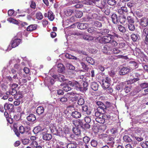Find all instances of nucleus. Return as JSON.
Instances as JSON below:
<instances>
[{"label": "nucleus", "mask_w": 148, "mask_h": 148, "mask_svg": "<svg viewBox=\"0 0 148 148\" xmlns=\"http://www.w3.org/2000/svg\"><path fill=\"white\" fill-rule=\"evenodd\" d=\"M22 37V33L19 32L18 33L17 35L12 39L11 42L12 48H15L20 44L22 41L20 38Z\"/></svg>", "instance_id": "f257e3e1"}, {"label": "nucleus", "mask_w": 148, "mask_h": 148, "mask_svg": "<svg viewBox=\"0 0 148 148\" xmlns=\"http://www.w3.org/2000/svg\"><path fill=\"white\" fill-rule=\"evenodd\" d=\"M58 135L60 137H65L67 135H70L71 133V129L68 127H65L63 131L62 128L59 127L58 128Z\"/></svg>", "instance_id": "f03ea898"}, {"label": "nucleus", "mask_w": 148, "mask_h": 148, "mask_svg": "<svg viewBox=\"0 0 148 148\" xmlns=\"http://www.w3.org/2000/svg\"><path fill=\"white\" fill-rule=\"evenodd\" d=\"M111 80L108 77H105L103 79L101 86L103 89L108 88L111 85Z\"/></svg>", "instance_id": "7ed1b4c3"}, {"label": "nucleus", "mask_w": 148, "mask_h": 148, "mask_svg": "<svg viewBox=\"0 0 148 148\" xmlns=\"http://www.w3.org/2000/svg\"><path fill=\"white\" fill-rule=\"evenodd\" d=\"M68 84L77 90L80 91V90H82L81 82H79L75 81H69Z\"/></svg>", "instance_id": "20e7f679"}, {"label": "nucleus", "mask_w": 148, "mask_h": 148, "mask_svg": "<svg viewBox=\"0 0 148 148\" xmlns=\"http://www.w3.org/2000/svg\"><path fill=\"white\" fill-rule=\"evenodd\" d=\"M97 40L99 43L104 44L110 43L111 40V37L108 35L98 37Z\"/></svg>", "instance_id": "39448f33"}, {"label": "nucleus", "mask_w": 148, "mask_h": 148, "mask_svg": "<svg viewBox=\"0 0 148 148\" xmlns=\"http://www.w3.org/2000/svg\"><path fill=\"white\" fill-rule=\"evenodd\" d=\"M44 16L45 18L47 17L50 21H53L55 17L53 12L51 10H49L47 13H45L44 14Z\"/></svg>", "instance_id": "423d86ee"}, {"label": "nucleus", "mask_w": 148, "mask_h": 148, "mask_svg": "<svg viewBox=\"0 0 148 148\" xmlns=\"http://www.w3.org/2000/svg\"><path fill=\"white\" fill-rule=\"evenodd\" d=\"M112 48L111 46L106 45L103 47L102 49L103 52L107 54H111L112 53Z\"/></svg>", "instance_id": "0eeeda50"}, {"label": "nucleus", "mask_w": 148, "mask_h": 148, "mask_svg": "<svg viewBox=\"0 0 148 148\" xmlns=\"http://www.w3.org/2000/svg\"><path fill=\"white\" fill-rule=\"evenodd\" d=\"M75 110L71 112V116L74 119H78L80 118L82 115L81 113Z\"/></svg>", "instance_id": "6e6552de"}, {"label": "nucleus", "mask_w": 148, "mask_h": 148, "mask_svg": "<svg viewBox=\"0 0 148 148\" xmlns=\"http://www.w3.org/2000/svg\"><path fill=\"white\" fill-rule=\"evenodd\" d=\"M108 35L110 36V37H111V39L116 38H121V36L114 30L110 31L109 33L108 34Z\"/></svg>", "instance_id": "1a4fd4ad"}, {"label": "nucleus", "mask_w": 148, "mask_h": 148, "mask_svg": "<svg viewBox=\"0 0 148 148\" xmlns=\"http://www.w3.org/2000/svg\"><path fill=\"white\" fill-rule=\"evenodd\" d=\"M96 103L98 106V108H100L103 110V112H106L107 110V107L103 103L100 101L96 102Z\"/></svg>", "instance_id": "9d476101"}, {"label": "nucleus", "mask_w": 148, "mask_h": 148, "mask_svg": "<svg viewBox=\"0 0 148 148\" xmlns=\"http://www.w3.org/2000/svg\"><path fill=\"white\" fill-rule=\"evenodd\" d=\"M130 69L127 67H123L119 71V74L121 75H125L130 72Z\"/></svg>", "instance_id": "9b49d317"}, {"label": "nucleus", "mask_w": 148, "mask_h": 148, "mask_svg": "<svg viewBox=\"0 0 148 148\" xmlns=\"http://www.w3.org/2000/svg\"><path fill=\"white\" fill-rule=\"evenodd\" d=\"M4 108L5 110H8L10 112L13 111L14 110V105L11 104L5 103L4 105Z\"/></svg>", "instance_id": "f8f14e48"}, {"label": "nucleus", "mask_w": 148, "mask_h": 148, "mask_svg": "<svg viewBox=\"0 0 148 148\" xmlns=\"http://www.w3.org/2000/svg\"><path fill=\"white\" fill-rule=\"evenodd\" d=\"M73 124L76 127L80 126L82 127H83V123L82 120L80 119L74 120L72 121Z\"/></svg>", "instance_id": "ddd939ff"}, {"label": "nucleus", "mask_w": 148, "mask_h": 148, "mask_svg": "<svg viewBox=\"0 0 148 148\" xmlns=\"http://www.w3.org/2000/svg\"><path fill=\"white\" fill-rule=\"evenodd\" d=\"M140 24L142 27L147 26L148 25L147 18L145 17L142 18L140 20Z\"/></svg>", "instance_id": "4468645a"}, {"label": "nucleus", "mask_w": 148, "mask_h": 148, "mask_svg": "<svg viewBox=\"0 0 148 148\" xmlns=\"http://www.w3.org/2000/svg\"><path fill=\"white\" fill-rule=\"evenodd\" d=\"M50 129L52 133L54 134H57L58 135V129H56L53 124H50Z\"/></svg>", "instance_id": "2eb2a0df"}, {"label": "nucleus", "mask_w": 148, "mask_h": 148, "mask_svg": "<svg viewBox=\"0 0 148 148\" xmlns=\"http://www.w3.org/2000/svg\"><path fill=\"white\" fill-rule=\"evenodd\" d=\"M111 18L112 22L114 24H117L118 23V17L116 14L114 13L112 14Z\"/></svg>", "instance_id": "dca6fc26"}, {"label": "nucleus", "mask_w": 148, "mask_h": 148, "mask_svg": "<svg viewBox=\"0 0 148 148\" xmlns=\"http://www.w3.org/2000/svg\"><path fill=\"white\" fill-rule=\"evenodd\" d=\"M37 27V24H32L29 26L27 28L26 30L27 31L32 32L36 29Z\"/></svg>", "instance_id": "f3484780"}, {"label": "nucleus", "mask_w": 148, "mask_h": 148, "mask_svg": "<svg viewBox=\"0 0 148 148\" xmlns=\"http://www.w3.org/2000/svg\"><path fill=\"white\" fill-rule=\"evenodd\" d=\"M98 1H99V2L98 3H100V4L99 3L98 5H96V6L98 7L101 9H103L104 8L106 7V1H105L104 0H101V1H100L99 0Z\"/></svg>", "instance_id": "a211bd4d"}, {"label": "nucleus", "mask_w": 148, "mask_h": 148, "mask_svg": "<svg viewBox=\"0 0 148 148\" xmlns=\"http://www.w3.org/2000/svg\"><path fill=\"white\" fill-rule=\"evenodd\" d=\"M27 120L29 121L33 122L36 119V116L33 114H30L27 117Z\"/></svg>", "instance_id": "6ab92c4d"}, {"label": "nucleus", "mask_w": 148, "mask_h": 148, "mask_svg": "<svg viewBox=\"0 0 148 148\" xmlns=\"http://www.w3.org/2000/svg\"><path fill=\"white\" fill-rule=\"evenodd\" d=\"M73 12V10L70 8L65 9L64 11V14L67 16H70Z\"/></svg>", "instance_id": "aec40b11"}, {"label": "nucleus", "mask_w": 148, "mask_h": 148, "mask_svg": "<svg viewBox=\"0 0 148 148\" xmlns=\"http://www.w3.org/2000/svg\"><path fill=\"white\" fill-rule=\"evenodd\" d=\"M88 27V25L86 23H79L77 26L78 29L81 30L87 29Z\"/></svg>", "instance_id": "412c9836"}, {"label": "nucleus", "mask_w": 148, "mask_h": 148, "mask_svg": "<svg viewBox=\"0 0 148 148\" xmlns=\"http://www.w3.org/2000/svg\"><path fill=\"white\" fill-rule=\"evenodd\" d=\"M91 88L94 90L96 91L98 88V85L95 82H92L91 84Z\"/></svg>", "instance_id": "4be33fe9"}, {"label": "nucleus", "mask_w": 148, "mask_h": 148, "mask_svg": "<svg viewBox=\"0 0 148 148\" xmlns=\"http://www.w3.org/2000/svg\"><path fill=\"white\" fill-rule=\"evenodd\" d=\"M58 71L59 73H62L65 70V67L61 63H59L58 65Z\"/></svg>", "instance_id": "5701e85b"}, {"label": "nucleus", "mask_w": 148, "mask_h": 148, "mask_svg": "<svg viewBox=\"0 0 148 148\" xmlns=\"http://www.w3.org/2000/svg\"><path fill=\"white\" fill-rule=\"evenodd\" d=\"M17 124L18 123H14V124L13 131L14 132L15 134L16 135V136L18 137H19L20 136V134H19V133L18 132V130L17 128Z\"/></svg>", "instance_id": "b1692460"}, {"label": "nucleus", "mask_w": 148, "mask_h": 148, "mask_svg": "<svg viewBox=\"0 0 148 148\" xmlns=\"http://www.w3.org/2000/svg\"><path fill=\"white\" fill-rule=\"evenodd\" d=\"M43 130V129H42V128L41 126H38L34 127L33 131L34 133L36 134Z\"/></svg>", "instance_id": "393cba45"}, {"label": "nucleus", "mask_w": 148, "mask_h": 148, "mask_svg": "<svg viewBox=\"0 0 148 148\" xmlns=\"http://www.w3.org/2000/svg\"><path fill=\"white\" fill-rule=\"evenodd\" d=\"M88 84L86 82H84L83 83H82L81 88H82V90H80V91H84L88 89Z\"/></svg>", "instance_id": "a878e982"}, {"label": "nucleus", "mask_w": 148, "mask_h": 148, "mask_svg": "<svg viewBox=\"0 0 148 148\" xmlns=\"http://www.w3.org/2000/svg\"><path fill=\"white\" fill-rule=\"evenodd\" d=\"M82 112H85L86 114L88 115H90L91 113L90 111L88 110V107L86 105L83 106L82 107Z\"/></svg>", "instance_id": "bb28decb"}, {"label": "nucleus", "mask_w": 148, "mask_h": 148, "mask_svg": "<svg viewBox=\"0 0 148 148\" xmlns=\"http://www.w3.org/2000/svg\"><path fill=\"white\" fill-rule=\"evenodd\" d=\"M118 12L119 13L121 14H122L124 13V12H128V10L127 7L123 6L121 8L118 10Z\"/></svg>", "instance_id": "cd10ccee"}, {"label": "nucleus", "mask_w": 148, "mask_h": 148, "mask_svg": "<svg viewBox=\"0 0 148 148\" xmlns=\"http://www.w3.org/2000/svg\"><path fill=\"white\" fill-rule=\"evenodd\" d=\"M42 138L44 140H49L52 138V136L50 134H45L43 135Z\"/></svg>", "instance_id": "c85d7f7f"}, {"label": "nucleus", "mask_w": 148, "mask_h": 148, "mask_svg": "<svg viewBox=\"0 0 148 148\" xmlns=\"http://www.w3.org/2000/svg\"><path fill=\"white\" fill-rule=\"evenodd\" d=\"M77 147V144L75 142H72L68 143L66 145L67 148H76Z\"/></svg>", "instance_id": "c756f323"}, {"label": "nucleus", "mask_w": 148, "mask_h": 148, "mask_svg": "<svg viewBox=\"0 0 148 148\" xmlns=\"http://www.w3.org/2000/svg\"><path fill=\"white\" fill-rule=\"evenodd\" d=\"M44 111V108L41 106L38 107L36 110V112L39 115L42 114Z\"/></svg>", "instance_id": "7c9ffc66"}, {"label": "nucleus", "mask_w": 148, "mask_h": 148, "mask_svg": "<svg viewBox=\"0 0 148 148\" xmlns=\"http://www.w3.org/2000/svg\"><path fill=\"white\" fill-rule=\"evenodd\" d=\"M73 131L75 134L77 135H80L81 134V130L78 128L73 127Z\"/></svg>", "instance_id": "2f4dec72"}, {"label": "nucleus", "mask_w": 148, "mask_h": 148, "mask_svg": "<svg viewBox=\"0 0 148 148\" xmlns=\"http://www.w3.org/2000/svg\"><path fill=\"white\" fill-rule=\"evenodd\" d=\"M86 60L88 63L92 65L94 64L95 63V61L94 60L90 57H86Z\"/></svg>", "instance_id": "473e14b6"}, {"label": "nucleus", "mask_w": 148, "mask_h": 148, "mask_svg": "<svg viewBox=\"0 0 148 148\" xmlns=\"http://www.w3.org/2000/svg\"><path fill=\"white\" fill-rule=\"evenodd\" d=\"M105 112H103L102 116H101L104 119L105 122L106 120H109L110 119L111 116L110 115L108 114H106L105 113Z\"/></svg>", "instance_id": "72a5a7b5"}, {"label": "nucleus", "mask_w": 148, "mask_h": 148, "mask_svg": "<svg viewBox=\"0 0 148 148\" xmlns=\"http://www.w3.org/2000/svg\"><path fill=\"white\" fill-rule=\"evenodd\" d=\"M117 27L119 30L122 33H124L126 32V29L125 28L121 25H118Z\"/></svg>", "instance_id": "f704fd0d"}, {"label": "nucleus", "mask_w": 148, "mask_h": 148, "mask_svg": "<svg viewBox=\"0 0 148 148\" xmlns=\"http://www.w3.org/2000/svg\"><path fill=\"white\" fill-rule=\"evenodd\" d=\"M99 2V1L98 0H92V1L90 0L87 2V4L90 5H96V4Z\"/></svg>", "instance_id": "c9c22d12"}, {"label": "nucleus", "mask_w": 148, "mask_h": 148, "mask_svg": "<svg viewBox=\"0 0 148 148\" xmlns=\"http://www.w3.org/2000/svg\"><path fill=\"white\" fill-rule=\"evenodd\" d=\"M95 120L97 122L100 123H104L105 122L103 118L101 116L96 118Z\"/></svg>", "instance_id": "e433bc0d"}, {"label": "nucleus", "mask_w": 148, "mask_h": 148, "mask_svg": "<svg viewBox=\"0 0 148 148\" xmlns=\"http://www.w3.org/2000/svg\"><path fill=\"white\" fill-rule=\"evenodd\" d=\"M112 53L115 54H117L122 53L121 50H119L118 48H112Z\"/></svg>", "instance_id": "4c0bfd02"}, {"label": "nucleus", "mask_w": 148, "mask_h": 148, "mask_svg": "<svg viewBox=\"0 0 148 148\" xmlns=\"http://www.w3.org/2000/svg\"><path fill=\"white\" fill-rule=\"evenodd\" d=\"M62 89L63 90L66 92L71 90V88L69 86L68 84L64 85Z\"/></svg>", "instance_id": "58836bf2"}, {"label": "nucleus", "mask_w": 148, "mask_h": 148, "mask_svg": "<svg viewBox=\"0 0 148 148\" xmlns=\"http://www.w3.org/2000/svg\"><path fill=\"white\" fill-rule=\"evenodd\" d=\"M123 140L126 142L130 143L132 141V140L131 138L128 135H125L123 137Z\"/></svg>", "instance_id": "ea45409f"}, {"label": "nucleus", "mask_w": 148, "mask_h": 148, "mask_svg": "<svg viewBox=\"0 0 148 148\" xmlns=\"http://www.w3.org/2000/svg\"><path fill=\"white\" fill-rule=\"evenodd\" d=\"M128 28L131 31H134L135 30V26L134 23L128 24Z\"/></svg>", "instance_id": "a19ab883"}, {"label": "nucleus", "mask_w": 148, "mask_h": 148, "mask_svg": "<svg viewBox=\"0 0 148 148\" xmlns=\"http://www.w3.org/2000/svg\"><path fill=\"white\" fill-rule=\"evenodd\" d=\"M129 63L130 64V66L133 67V69H136L138 67V64L136 62L134 61H130Z\"/></svg>", "instance_id": "79ce46f5"}, {"label": "nucleus", "mask_w": 148, "mask_h": 148, "mask_svg": "<svg viewBox=\"0 0 148 148\" xmlns=\"http://www.w3.org/2000/svg\"><path fill=\"white\" fill-rule=\"evenodd\" d=\"M103 11L106 15H108L110 12V9L109 7H108L107 6V7H106L104 8Z\"/></svg>", "instance_id": "37998d69"}, {"label": "nucleus", "mask_w": 148, "mask_h": 148, "mask_svg": "<svg viewBox=\"0 0 148 148\" xmlns=\"http://www.w3.org/2000/svg\"><path fill=\"white\" fill-rule=\"evenodd\" d=\"M18 131L19 133L23 134L25 132V129L23 126L21 125L19 127Z\"/></svg>", "instance_id": "c03bdc74"}, {"label": "nucleus", "mask_w": 148, "mask_h": 148, "mask_svg": "<svg viewBox=\"0 0 148 148\" xmlns=\"http://www.w3.org/2000/svg\"><path fill=\"white\" fill-rule=\"evenodd\" d=\"M125 87V85L123 84H120L119 85H117L116 86V89L118 90L121 91L123 90Z\"/></svg>", "instance_id": "a18cd8bd"}, {"label": "nucleus", "mask_w": 148, "mask_h": 148, "mask_svg": "<svg viewBox=\"0 0 148 148\" xmlns=\"http://www.w3.org/2000/svg\"><path fill=\"white\" fill-rule=\"evenodd\" d=\"M110 31L109 29H102L100 30V33L102 34H107L108 35Z\"/></svg>", "instance_id": "49530a36"}, {"label": "nucleus", "mask_w": 148, "mask_h": 148, "mask_svg": "<svg viewBox=\"0 0 148 148\" xmlns=\"http://www.w3.org/2000/svg\"><path fill=\"white\" fill-rule=\"evenodd\" d=\"M65 57L69 59H73L75 60L77 59V58L73 56H72L69 53H66L65 55Z\"/></svg>", "instance_id": "de8ad7c7"}, {"label": "nucleus", "mask_w": 148, "mask_h": 148, "mask_svg": "<svg viewBox=\"0 0 148 148\" xmlns=\"http://www.w3.org/2000/svg\"><path fill=\"white\" fill-rule=\"evenodd\" d=\"M128 24L134 23V21L133 18L130 16H129L127 17Z\"/></svg>", "instance_id": "09e8293b"}, {"label": "nucleus", "mask_w": 148, "mask_h": 148, "mask_svg": "<svg viewBox=\"0 0 148 148\" xmlns=\"http://www.w3.org/2000/svg\"><path fill=\"white\" fill-rule=\"evenodd\" d=\"M93 25L97 27H101L102 26V23L97 21H95L93 24Z\"/></svg>", "instance_id": "8fccbe9b"}, {"label": "nucleus", "mask_w": 148, "mask_h": 148, "mask_svg": "<svg viewBox=\"0 0 148 148\" xmlns=\"http://www.w3.org/2000/svg\"><path fill=\"white\" fill-rule=\"evenodd\" d=\"M23 97L22 94L17 93L14 96V98L16 100L22 98Z\"/></svg>", "instance_id": "3c124183"}, {"label": "nucleus", "mask_w": 148, "mask_h": 148, "mask_svg": "<svg viewBox=\"0 0 148 148\" xmlns=\"http://www.w3.org/2000/svg\"><path fill=\"white\" fill-rule=\"evenodd\" d=\"M58 80L60 82H64L66 80L64 76L61 74H59Z\"/></svg>", "instance_id": "603ef678"}, {"label": "nucleus", "mask_w": 148, "mask_h": 148, "mask_svg": "<svg viewBox=\"0 0 148 148\" xmlns=\"http://www.w3.org/2000/svg\"><path fill=\"white\" fill-rule=\"evenodd\" d=\"M103 112H100L98 108H97V111L95 112V115L97 117H98L101 116H102Z\"/></svg>", "instance_id": "864d4df0"}, {"label": "nucleus", "mask_w": 148, "mask_h": 148, "mask_svg": "<svg viewBox=\"0 0 148 148\" xmlns=\"http://www.w3.org/2000/svg\"><path fill=\"white\" fill-rule=\"evenodd\" d=\"M59 101L60 102L64 103L67 101V99L66 96L64 95L60 99Z\"/></svg>", "instance_id": "5fc2aeb1"}, {"label": "nucleus", "mask_w": 148, "mask_h": 148, "mask_svg": "<svg viewBox=\"0 0 148 148\" xmlns=\"http://www.w3.org/2000/svg\"><path fill=\"white\" fill-rule=\"evenodd\" d=\"M36 18L39 20H41L43 18V15L40 12H37L36 14Z\"/></svg>", "instance_id": "6e6d98bb"}, {"label": "nucleus", "mask_w": 148, "mask_h": 148, "mask_svg": "<svg viewBox=\"0 0 148 148\" xmlns=\"http://www.w3.org/2000/svg\"><path fill=\"white\" fill-rule=\"evenodd\" d=\"M140 86L143 89L148 88V83L145 82L141 83L140 84Z\"/></svg>", "instance_id": "4d7b16f0"}, {"label": "nucleus", "mask_w": 148, "mask_h": 148, "mask_svg": "<svg viewBox=\"0 0 148 148\" xmlns=\"http://www.w3.org/2000/svg\"><path fill=\"white\" fill-rule=\"evenodd\" d=\"M131 37L133 41H136L138 39V37L137 36L134 34H132L131 36Z\"/></svg>", "instance_id": "13d9d810"}, {"label": "nucleus", "mask_w": 148, "mask_h": 148, "mask_svg": "<svg viewBox=\"0 0 148 148\" xmlns=\"http://www.w3.org/2000/svg\"><path fill=\"white\" fill-rule=\"evenodd\" d=\"M83 15V12L80 11H77L75 14V16L77 18H80Z\"/></svg>", "instance_id": "bf43d9fd"}, {"label": "nucleus", "mask_w": 148, "mask_h": 148, "mask_svg": "<svg viewBox=\"0 0 148 148\" xmlns=\"http://www.w3.org/2000/svg\"><path fill=\"white\" fill-rule=\"evenodd\" d=\"M84 102V99L83 98H80L78 101L77 103L79 105L81 106L83 105Z\"/></svg>", "instance_id": "052dcab7"}, {"label": "nucleus", "mask_w": 148, "mask_h": 148, "mask_svg": "<svg viewBox=\"0 0 148 148\" xmlns=\"http://www.w3.org/2000/svg\"><path fill=\"white\" fill-rule=\"evenodd\" d=\"M67 109L68 110V111L69 112L70 111L72 112L75 110V108L74 105L69 106H67Z\"/></svg>", "instance_id": "680f3d73"}, {"label": "nucleus", "mask_w": 148, "mask_h": 148, "mask_svg": "<svg viewBox=\"0 0 148 148\" xmlns=\"http://www.w3.org/2000/svg\"><path fill=\"white\" fill-rule=\"evenodd\" d=\"M107 2L110 5H114L116 4V1L115 0H108Z\"/></svg>", "instance_id": "e2e57ef3"}, {"label": "nucleus", "mask_w": 148, "mask_h": 148, "mask_svg": "<svg viewBox=\"0 0 148 148\" xmlns=\"http://www.w3.org/2000/svg\"><path fill=\"white\" fill-rule=\"evenodd\" d=\"M83 38L84 39L86 40H91L92 39V36H89L87 35H84L83 36Z\"/></svg>", "instance_id": "0e129e2a"}, {"label": "nucleus", "mask_w": 148, "mask_h": 148, "mask_svg": "<svg viewBox=\"0 0 148 148\" xmlns=\"http://www.w3.org/2000/svg\"><path fill=\"white\" fill-rule=\"evenodd\" d=\"M93 132L95 133H97L99 132V129L97 126H94L92 128Z\"/></svg>", "instance_id": "69168bd1"}, {"label": "nucleus", "mask_w": 148, "mask_h": 148, "mask_svg": "<svg viewBox=\"0 0 148 148\" xmlns=\"http://www.w3.org/2000/svg\"><path fill=\"white\" fill-rule=\"evenodd\" d=\"M83 140L85 144L88 143L90 140V138L88 136L84 137L83 139Z\"/></svg>", "instance_id": "338daca9"}, {"label": "nucleus", "mask_w": 148, "mask_h": 148, "mask_svg": "<svg viewBox=\"0 0 148 148\" xmlns=\"http://www.w3.org/2000/svg\"><path fill=\"white\" fill-rule=\"evenodd\" d=\"M81 65L82 66V67L85 70L88 71V66L86 65L84 63L82 62L81 63Z\"/></svg>", "instance_id": "774afa93"}]
</instances>
